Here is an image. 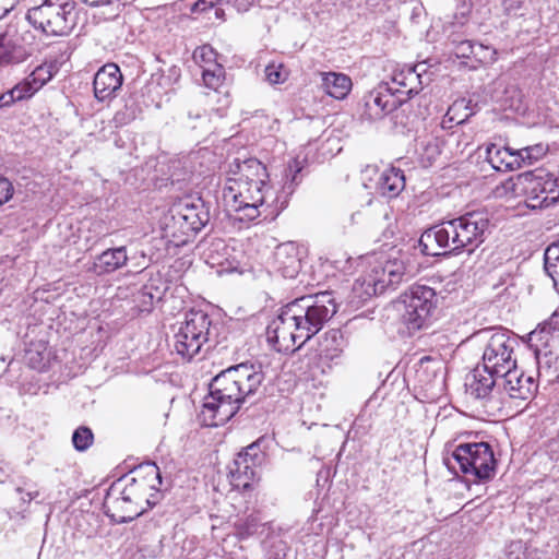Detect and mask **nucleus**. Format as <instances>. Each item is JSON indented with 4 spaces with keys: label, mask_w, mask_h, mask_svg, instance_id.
Wrapping results in <instances>:
<instances>
[{
    "label": "nucleus",
    "mask_w": 559,
    "mask_h": 559,
    "mask_svg": "<svg viewBox=\"0 0 559 559\" xmlns=\"http://www.w3.org/2000/svg\"><path fill=\"white\" fill-rule=\"evenodd\" d=\"M392 86L396 91V95L405 98V102L409 99L414 94H417L421 85L420 74L417 72V67L402 69L395 71L392 75Z\"/></svg>",
    "instance_id": "393cba45"
},
{
    "label": "nucleus",
    "mask_w": 559,
    "mask_h": 559,
    "mask_svg": "<svg viewBox=\"0 0 559 559\" xmlns=\"http://www.w3.org/2000/svg\"><path fill=\"white\" fill-rule=\"evenodd\" d=\"M506 559H526L525 548L521 540L512 542L507 547Z\"/></svg>",
    "instance_id": "37998d69"
},
{
    "label": "nucleus",
    "mask_w": 559,
    "mask_h": 559,
    "mask_svg": "<svg viewBox=\"0 0 559 559\" xmlns=\"http://www.w3.org/2000/svg\"><path fill=\"white\" fill-rule=\"evenodd\" d=\"M277 271L286 278H295L301 269L299 249L295 242H284L274 252Z\"/></svg>",
    "instance_id": "412c9836"
},
{
    "label": "nucleus",
    "mask_w": 559,
    "mask_h": 559,
    "mask_svg": "<svg viewBox=\"0 0 559 559\" xmlns=\"http://www.w3.org/2000/svg\"><path fill=\"white\" fill-rule=\"evenodd\" d=\"M111 1L112 0H84L85 3H88L92 7L109 4Z\"/></svg>",
    "instance_id": "8fccbe9b"
},
{
    "label": "nucleus",
    "mask_w": 559,
    "mask_h": 559,
    "mask_svg": "<svg viewBox=\"0 0 559 559\" xmlns=\"http://www.w3.org/2000/svg\"><path fill=\"white\" fill-rule=\"evenodd\" d=\"M16 102H20V98L16 97L13 87L0 94V108L10 107Z\"/></svg>",
    "instance_id": "49530a36"
},
{
    "label": "nucleus",
    "mask_w": 559,
    "mask_h": 559,
    "mask_svg": "<svg viewBox=\"0 0 559 559\" xmlns=\"http://www.w3.org/2000/svg\"><path fill=\"white\" fill-rule=\"evenodd\" d=\"M263 461V452L259 442H253L234 459L229 466L230 485L239 490H248L257 478V467Z\"/></svg>",
    "instance_id": "2eb2a0df"
},
{
    "label": "nucleus",
    "mask_w": 559,
    "mask_h": 559,
    "mask_svg": "<svg viewBox=\"0 0 559 559\" xmlns=\"http://www.w3.org/2000/svg\"><path fill=\"white\" fill-rule=\"evenodd\" d=\"M126 498V495H121L120 484H112L106 493L103 504L105 513L117 523L130 522L145 511Z\"/></svg>",
    "instance_id": "f3484780"
},
{
    "label": "nucleus",
    "mask_w": 559,
    "mask_h": 559,
    "mask_svg": "<svg viewBox=\"0 0 559 559\" xmlns=\"http://www.w3.org/2000/svg\"><path fill=\"white\" fill-rule=\"evenodd\" d=\"M36 497H38V491H34V492H25L24 496H22V500L24 502H31L33 499H35Z\"/></svg>",
    "instance_id": "3c124183"
},
{
    "label": "nucleus",
    "mask_w": 559,
    "mask_h": 559,
    "mask_svg": "<svg viewBox=\"0 0 559 559\" xmlns=\"http://www.w3.org/2000/svg\"><path fill=\"white\" fill-rule=\"evenodd\" d=\"M486 159L491 167L498 171L513 170L520 168V158L516 150L507 146L490 144L486 148Z\"/></svg>",
    "instance_id": "b1692460"
},
{
    "label": "nucleus",
    "mask_w": 559,
    "mask_h": 559,
    "mask_svg": "<svg viewBox=\"0 0 559 559\" xmlns=\"http://www.w3.org/2000/svg\"><path fill=\"white\" fill-rule=\"evenodd\" d=\"M29 56V49L21 45L17 38L0 34V67L21 63Z\"/></svg>",
    "instance_id": "a878e982"
},
{
    "label": "nucleus",
    "mask_w": 559,
    "mask_h": 559,
    "mask_svg": "<svg viewBox=\"0 0 559 559\" xmlns=\"http://www.w3.org/2000/svg\"><path fill=\"white\" fill-rule=\"evenodd\" d=\"M121 495H126L132 503L144 508L152 507L157 502L162 475L158 466L153 462L139 465L129 475L118 479Z\"/></svg>",
    "instance_id": "9d476101"
},
{
    "label": "nucleus",
    "mask_w": 559,
    "mask_h": 559,
    "mask_svg": "<svg viewBox=\"0 0 559 559\" xmlns=\"http://www.w3.org/2000/svg\"><path fill=\"white\" fill-rule=\"evenodd\" d=\"M367 274L365 276H361L357 278L353 285L354 293L361 299L370 298L371 296L367 295Z\"/></svg>",
    "instance_id": "a18cd8bd"
},
{
    "label": "nucleus",
    "mask_w": 559,
    "mask_h": 559,
    "mask_svg": "<svg viewBox=\"0 0 559 559\" xmlns=\"http://www.w3.org/2000/svg\"><path fill=\"white\" fill-rule=\"evenodd\" d=\"M403 322L409 331L423 329L431 318L438 305L437 293L433 288L415 284L406 297Z\"/></svg>",
    "instance_id": "f8f14e48"
},
{
    "label": "nucleus",
    "mask_w": 559,
    "mask_h": 559,
    "mask_svg": "<svg viewBox=\"0 0 559 559\" xmlns=\"http://www.w3.org/2000/svg\"><path fill=\"white\" fill-rule=\"evenodd\" d=\"M509 199L523 198L528 209L548 207L559 201V178L543 169L511 177L498 188Z\"/></svg>",
    "instance_id": "20e7f679"
},
{
    "label": "nucleus",
    "mask_w": 559,
    "mask_h": 559,
    "mask_svg": "<svg viewBox=\"0 0 559 559\" xmlns=\"http://www.w3.org/2000/svg\"><path fill=\"white\" fill-rule=\"evenodd\" d=\"M475 337L485 343L481 365L485 370L500 374L515 367V348L519 347L516 336L502 328H490L477 331Z\"/></svg>",
    "instance_id": "0eeeda50"
},
{
    "label": "nucleus",
    "mask_w": 559,
    "mask_h": 559,
    "mask_svg": "<svg viewBox=\"0 0 559 559\" xmlns=\"http://www.w3.org/2000/svg\"><path fill=\"white\" fill-rule=\"evenodd\" d=\"M216 56L215 50L210 45H203L193 51V59L202 70L212 68V64H219L216 61Z\"/></svg>",
    "instance_id": "e433bc0d"
},
{
    "label": "nucleus",
    "mask_w": 559,
    "mask_h": 559,
    "mask_svg": "<svg viewBox=\"0 0 559 559\" xmlns=\"http://www.w3.org/2000/svg\"><path fill=\"white\" fill-rule=\"evenodd\" d=\"M94 441V435L88 427L81 426L74 430L72 435V443L75 450L85 451L87 450Z\"/></svg>",
    "instance_id": "4c0bfd02"
},
{
    "label": "nucleus",
    "mask_w": 559,
    "mask_h": 559,
    "mask_svg": "<svg viewBox=\"0 0 559 559\" xmlns=\"http://www.w3.org/2000/svg\"><path fill=\"white\" fill-rule=\"evenodd\" d=\"M20 0H0V20L11 12Z\"/></svg>",
    "instance_id": "09e8293b"
},
{
    "label": "nucleus",
    "mask_w": 559,
    "mask_h": 559,
    "mask_svg": "<svg viewBox=\"0 0 559 559\" xmlns=\"http://www.w3.org/2000/svg\"><path fill=\"white\" fill-rule=\"evenodd\" d=\"M141 110L135 102H127L123 108L119 109L114 116V123L117 128L132 122L140 115Z\"/></svg>",
    "instance_id": "f704fd0d"
},
{
    "label": "nucleus",
    "mask_w": 559,
    "mask_h": 559,
    "mask_svg": "<svg viewBox=\"0 0 559 559\" xmlns=\"http://www.w3.org/2000/svg\"><path fill=\"white\" fill-rule=\"evenodd\" d=\"M212 321L207 313L191 310L174 335V348L182 358L190 360L210 341Z\"/></svg>",
    "instance_id": "9b49d317"
},
{
    "label": "nucleus",
    "mask_w": 559,
    "mask_h": 559,
    "mask_svg": "<svg viewBox=\"0 0 559 559\" xmlns=\"http://www.w3.org/2000/svg\"><path fill=\"white\" fill-rule=\"evenodd\" d=\"M498 388L511 399L527 400L537 389L532 376H526L518 366L510 368V371L498 374Z\"/></svg>",
    "instance_id": "a211bd4d"
},
{
    "label": "nucleus",
    "mask_w": 559,
    "mask_h": 559,
    "mask_svg": "<svg viewBox=\"0 0 559 559\" xmlns=\"http://www.w3.org/2000/svg\"><path fill=\"white\" fill-rule=\"evenodd\" d=\"M254 2L255 0H198L192 7V12H203L217 3H227L238 12H247Z\"/></svg>",
    "instance_id": "473e14b6"
},
{
    "label": "nucleus",
    "mask_w": 559,
    "mask_h": 559,
    "mask_svg": "<svg viewBox=\"0 0 559 559\" xmlns=\"http://www.w3.org/2000/svg\"><path fill=\"white\" fill-rule=\"evenodd\" d=\"M442 140L433 134H425L416 141V153L423 167L432 166L441 154Z\"/></svg>",
    "instance_id": "cd10ccee"
},
{
    "label": "nucleus",
    "mask_w": 559,
    "mask_h": 559,
    "mask_svg": "<svg viewBox=\"0 0 559 559\" xmlns=\"http://www.w3.org/2000/svg\"><path fill=\"white\" fill-rule=\"evenodd\" d=\"M265 76L271 84H278L287 79V73L282 66L270 64L265 68Z\"/></svg>",
    "instance_id": "79ce46f5"
},
{
    "label": "nucleus",
    "mask_w": 559,
    "mask_h": 559,
    "mask_svg": "<svg viewBox=\"0 0 559 559\" xmlns=\"http://www.w3.org/2000/svg\"><path fill=\"white\" fill-rule=\"evenodd\" d=\"M294 167L290 182L275 193L269 185L266 167L259 159L234 158L228 164V177L223 189L224 205L229 212H235L241 222H252L260 217L274 221L287 206L296 175L301 170L298 160H294Z\"/></svg>",
    "instance_id": "f257e3e1"
},
{
    "label": "nucleus",
    "mask_w": 559,
    "mask_h": 559,
    "mask_svg": "<svg viewBox=\"0 0 559 559\" xmlns=\"http://www.w3.org/2000/svg\"><path fill=\"white\" fill-rule=\"evenodd\" d=\"M121 85L122 74L119 67L115 63H107L94 76V95L98 100L104 102L111 98Z\"/></svg>",
    "instance_id": "6ab92c4d"
},
{
    "label": "nucleus",
    "mask_w": 559,
    "mask_h": 559,
    "mask_svg": "<svg viewBox=\"0 0 559 559\" xmlns=\"http://www.w3.org/2000/svg\"><path fill=\"white\" fill-rule=\"evenodd\" d=\"M297 323L287 305L281 313L267 325L266 340L280 353H289L299 349L307 340L299 337Z\"/></svg>",
    "instance_id": "ddd939ff"
},
{
    "label": "nucleus",
    "mask_w": 559,
    "mask_h": 559,
    "mask_svg": "<svg viewBox=\"0 0 559 559\" xmlns=\"http://www.w3.org/2000/svg\"><path fill=\"white\" fill-rule=\"evenodd\" d=\"M404 103L405 98L396 95V90L389 83H381L364 96L360 117L370 122L380 120Z\"/></svg>",
    "instance_id": "dca6fc26"
},
{
    "label": "nucleus",
    "mask_w": 559,
    "mask_h": 559,
    "mask_svg": "<svg viewBox=\"0 0 559 559\" xmlns=\"http://www.w3.org/2000/svg\"><path fill=\"white\" fill-rule=\"evenodd\" d=\"M170 219L166 223L167 236L177 243L190 241L210 221V212L201 199H185L170 210Z\"/></svg>",
    "instance_id": "1a4fd4ad"
},
{
    "label": "nucleus",
    "mask_w": 559,
    "mask_h": 559,
    "mask_svg": "<svg viewBox=\"0 0 559 559\" xmlns=\"http://www.w3.org/2000/svg\"><path fill=\"white\" fill-rule=\"evenodd\" d=\"M405 188L404 173L395 167L384 169L377 180L376 189L381 195L393 199Z\"/></svg>",
    "instance_id": "bb28decb"
},
{
    "label": "nucleus",
    "mask_w": 559,
    "mask_h": 559,
    "mask_svg": "<svg viewBox=\"0 0 559 559\" xmlns=\"http://www.w3.org/2000/svg\"><path fill=\"white\" fill-rule=\"evenodd\" d=\"M52 75L51 64H40L36 67L23 81L13 86L16 97L20 98V100L31 98L52 79Z\"/></svg>",
    "instance_id": "4be33fe9"
},
{
    "label": "nucleus",
    "mask_w": 559,
    "mask_h": 559,
    "mask_svg": "<svg viewBox=\"0 0 559 559\" xmlns=\"http://www.w3.org/2000/svg\"><path fill=\"white\" fill-rule=\"evenodd\" d=\"M129 260L124 246L109 248L94 257L93 262L87 266V272L97 276L111 274L127 265Z\"/></svg>",
    "instance_id": "aec40b11"
},
{
    "label": "nucleus",
    "mask_w": 559,
    "mask_h": 559,
    "mask_svg": "<svg viewBox=\"0 0 559 559\" xmlns=\"http://www.w3.org/2000/svg\"><path fill=\"white\" fill-rule=\"evenodd\" d=\"M548 329H544L542 335L533 337V331L528 334L530 342L536 343V345L548 346L550 337L552 336V332L547 331Z\"/></svg>",
    "instance_id": "de8ad7c7"
},
{
    "label": "nucleus",
    "mask_w": 559,
    "mask_h": 559,
    "mask_svg": "<svg viewBox=\"0 0 559 559\" xmlns=\"http://www.w3.org/2000/svg\"><path fill=\"white\" fill-rule=\"evenodd\" d=\"M204 85L211 90L217 91L225 79V70L222 64H212V68L202 70Z\"/></svg>",
    "instance_id": "c9c22d12"
},
{
    "label": "nucleus",
    "mask_w": 559,
    "mask_h": 559,
    "mask_svg": "<svg viewBox=\"0 0 559 559\" xmlns=\"http://www.w3.org/2000/svg\"><path fill=\"white\" fill-rule=\"evenodd\" d=\"M322 87L333 98L344 99L352 88V80L343 73L328 72L322 74Z\"/></svg>",
    "instance_id": "c85d7f7f"
},
{
    "label": "nucleus",
    "mask_w": 559,
    "mask_h": 559,
    "mask_svg": "<svg viewBox=\"0 0 559 559\" xmlns=\"http://www.w3.org/2000/svg\"><path fill=\"white\" fill-rule=\"evenodd\" d=\"M452 51L455 55L456 58L467 59V58H474V47L475 43L471 40H452Z\"/></svg>",
    "instance_id": "ea45409f"
},
{
    "label": "nucleus",
    "mask_w": 559,
    "mask_h": 559,
    "mask_svg": "<svg viewBox=\"0 0 559 559\" xmlns=\"http://www.w3.org/2000/svg\"><path fill=\"white\" fill-rule=\"evenodd\" d=\"M144 295H148L151 299L154 298V295L151 292H148V286H144Z\"/></svg>",
    "instance_id": "603ef678"
},
{
    "label": "nucleus",
    "mask_w": 559,
    "mask_h": 559,
    "mask_svg": "<svg viewBox=\"0 0 559 559\" xmlns=\"http://www.w3.org/2000/svg\"><path fill=\"white\" fill-rule=\"evenodd\" d=\"M498 374L485 370L484 366H477L466 377L465 386L467 393L475 399H486L495 386H498Z\"/></svg>",
    "instance_id": "5701e85b"
},
{
    "label": "nucleus",
    "mask_w": 559,
    "mask_h": 559,
    "mask_svg": "<svg viewBox=\"0 0 559 559\" xmlns=\"http://www.w3.org/2000/svg\"><path fill=\"white\" fill-rule=\"evenodd\" d=\"M444 464L454 474L463 473L474 481L485 483L495 477L497 461L488 442H463L455 447Z\"/></svg>",
    "instance_id": "39448f33"
},
{
    "label": "nucleus",
    "mask_w": 559,
    "mask_h": 559,
    "mask_svg": "<svg viewBox=\"0 0 559 559\" xmlns=\"http://www.w3.org/2000/svg\"><path fill=\"white\" fill-rule=\"evenodd\" d=\"M544 329L552 333L559 332V311L556 310L547 320L539 323L533 331V337L542 335Z\"/></svg>",
    "instance_id": "a19ab883"
},
{
    "label": "nucleus",
    "mask_w": 559,
    "mask_h": 559,
    "mask_svg": "<svg viewBox=\"0 0 559 559\" xmlns=\"http://www.w3.org/2000/svg\"><path fill=\"white\" fill-rule=\"evenodd\" d=\"M489 224V214L486 211H472L444 221L421 235V251L427 255H439L440 252L433 248L436 245V248L444 250V253L459 252L463 249L473 252L485 241Z\"/></svg>",
    "instance_id": "7ed1b4c3"
},
{
    "label": "nucleus",
    "mask_w": 559,
    "mask_h": 559,
    "mask_svg": "<svg viewBox=\"0 0 559 559\" xmlns=\"http://www.w3.org/2000/svg\"><path fill=\"white\" fill-rule=\"evenodd\" d=\"M26 20L47 36H67L76 23L75 2L45 0L27 11Z\"/></svg>",
    "instance_id": "6e6552de"
},
{
    "label": "nucleus",
    "mask_w": 559,
    "mask_h": 559,
    "mask_svg": "<svg viewBox=\"0 0 559 559\" xmlns=\"http://www.w3.org/2000/svg\"><path fill=\"white\" fill-rule=\"evenodd\" d=\"M13 192L14 189L12 182L8 178L0 175V205H3L10 201L13 197Z\"/></svg>",
    "instance_id": "c03bdc74"
},
{
    "label": "nucleus",
    "mask_w": 559,
    "mask_h": 559,
    "mask_svg": "<svg viewBox=\"0 0 559 559\" xmlns=\"http://www.w3.org/2000/svg\"><path fill=\"white\" fill-rule=\"evenodd\" d=\"M264 378L262 365L249 361L219 372L210 383V393L204 399L202 415L205 424L212 427L226 424L241 404L260 391Z\"/></svg>",
    "instance_id": "f03ea898"
},
{
    "label": "nucleus",
    "mask_w": 559,
    "mask_h": 559,
    "mask_svg": "<svg viewBox=\"0 0 559 559\" xmlns=\"http://www.w3.org/2000/svg\"><path fill=\"white\" fill-rule=\"evenodd\" d=\"M545 270L559 292V246L551 245L545 251Z\"/></svg>",
    "instance_id": "2f4dec72"
},
{
    "label": "nucleus",
    "mask_w": 559,
    "mask_h": 559,
    "mask_svg": "<svg viewBox=\"0 0 559 559\" xmlns=\"http://www.w3.org/2000/svg\"><path fill=\"white\" fill-rule=\"evenodd\" d=\"M548 152V146L543 143L525 146L516 150V154L520 158V167L522 164L532 165L539 160Z\"/></svg>",
    "instance_id": "72a5a7b5"
},
{
    "label": "nucleus",
    "mask_w": 559,
    "mask_h": 559,
    "mask_svg": "<svg viewBox=\"0 0 559 559\" xmlns=\"http://www.w3.org/2000/svg\"><path fill=\"white\" fill-rule=\"evenodd\" d=\"M497 50L480 43H475L474 59L483 64H490L497 60Z\"/></svg>",
    "instance_id": "58836bf2"
},
{
    "label": "nucleus",
    "mask_w": 559,
    "mask_h": 559,
    "mask_svg": "<svg viewBox=\"0 0 559 559\" xmlns=\"http://www.w3.org/2000/svg\"><path fill=\"white\" fill-rule=\"evenodd\" d=\"M468 109V103L464 99L453 103L442 119V128H451L453 122L456 124L464 123L473 115L472 111L467 112Z\"/></svg>",
    "instance_id": "c756f323"
},
{
    "label": "nucleus",
    "mask_w": 559,
    "mask_h": 559,
    "mask_svg": "<svg viewBox=\"0 0 559 559\" xmlns=\"http://www.w3.org/2000/svg\"><path fill=\"white\" fill-rule=\"evenodd\" d=\"M300 333L299 337L309 341L337 312L331 293L323 292L297 298L287 305Z\"/></svg>",
    "instance_id": "423d86ee"
},
{
    "label": "nucleus",
    "mask_w": 559,
    "mask_h": 559,
    "mask_svg": "<svg viewBox=\"0 0 559 559\" xmlns=\"http://www.w3.org/2000/svg\"><path fill=\"white\" fill-rule=\"evenodd\" d=\"M344 337L340 330L332 329L324 335L323 349L325 357L333 359L338 357L343 350Z\"/></svg>",
    "instance_id": "7c9ffc66"
},
{
    "label": "nucleus",
    "mask_w": 559,
    "mask_h": 559,
    "mask_svg": "<svg viewBox=\"0 0 559 559\" xmlns=\"http://www.w3.org/2000/svg\"><path fill=\"white\" fill-rule=\"evenodd\" d=\"M407 267L401 259H388L377 261L367 273V295L383 294L388 288H395L407 281Z\"/></svg>",
    "instance_id": "4468645a"
}]
</instances>
